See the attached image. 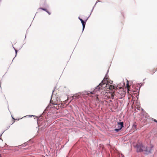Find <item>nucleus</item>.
<instances>
[{
    "mask_svg": "<svg viewBox=\"0 0 157 157\" xmlns=\"http://www.w3.org/2000/svg\"><path fill=\"white\" fill-rule=\"evenodd\" d=\"M143 118L144 119V121H147V120L149 118V116L148 114L146 113L145 112H144L143 113Z\"/></svg>",
    "mask_w": 157,
    "mask_h": 157,
    "instance_id": "423d86ee",
    "label": "nucleus"
},
{
    "mask_svg": "<svg viewBox=\"0 0 157 157\" xmlns=\"http://www.w3.org/2000/svg\"><path fill=\"white\" fill-rule=\"evenodd\" d=\"M119 85V84H118V85H117V87H118V85Z\"/></svg>",
    "mask_w": 157,
    "mask_h": 157,
    "instance_id": "cd10ccee",
    "label": "nucleus"
},
{
    "mask_svg": "<svg viewBox=\"0 0 157 157\" xmlns=\"http://www.w3.org/2000/svg\"><path fill=\"white\" fill-rule=\"evenodd\" d=\"M14 50L15 51V53L16 55H15V57L13 58V59L12 60V61L13 60V59L15 58V57H16V56H17V52H18V50H17L15 48H14Z\"/></svg>",
    "mask_w": 157,
    "mask_h": 157,
    "instance_id": "f8f14e48",
    "label": "nucleus"
},
{
    "mask_svg": "<svg viewBox=\"0 0 157 157\" xmlns=\"http://www.w3.org/2000/svg\"><path fill=\"white\" fill-rule=\"evenodd\" d=\"M94 157H102V155L100 152H97L94 154Z\"/></svg>",
    "mask_w": 157,
    "mask_h": 157,
    "instance_id": "6e6552de",
    "label": "nucleus"
},
{
    "mask_svg": "<svg viewBox=\"0 0 157 157\" xmlns=\"http://www.w3.org/2000/svg\"><path fill=\"white\" fill-rule=\"evenodd\" d=\"M117 125L118 126V128H124V122L123 121H118L117 122Z\"/></svg>",
    "mask_w": 157,
    "mask_h": 157,
    "instance_id": "0eeeda50",
    "label": "nucleus"
},
{
    "mask_svg": "<svg viewBox=\"0 0 157 157\" xmlns=\"http://www.w3.org/2000/svg\"><path fill=\"white\" fill-rule=\"evenodd\" d=\"M122 128H116L115 129L114 131H113V132H119V131H120V130H121V129Z\"/></svg>",
    "mask_w": 157,
    "mask_h": 157,
    "instance_id": "9b49d317",
    "label": "nucleus"
},
{
    "mask_svg": "<svg viewBox=\"0 0 157 157\" xmlns=\"http://www.w3.org/2000/svg\"><path fill=\"white\" fill-rule=\"evenodd\" d=\"M113 89H115V86H114V87H113Z\"/></svg>",
    "mask_w": 157,
    "mask_h": 157,
    "instance_id": "a878e982",
    "label": "nucleus"
},
{
    "mask_svg": "<svg viewBox=\"0 0 157 157\" xmlns=\"http://www.w3.org/2000/svg\"><path fill=\"white\" fill-rule=\"evenodd\" d=\"M78 19L80 20L81 22L84 21L82 20V19L80 17H78Z\"/></svg>",
    "mask_w": 157,
    "mask_h": 157,
    "instance_id": "6ab92c4d",
    "label": "nucleus"
},
{
    "mask_svg": "<svg viewBox=\"0 0 157 157\" xmlns=\"http://www.w3.org/2000/svg\"><path fill=\"white\" fill-rule=\"evenodd\" d=\"M56 89V87H55L54 88V90L52 91V96H51V100H50V102L51 103V99H52V96L53 95V92H54L55 90Z\"/></svg>",
    "mask_w": 157,
    "mask_h": 157,
    "instance_id": "4468645a",
    "label": "nucleus"
},
{
    "mask_svg": "<svg viewBox=\"0 0 157 157\" xmlns=\"http://www.w3.org/2000/svg\"><path fill=\"white\" fill-rule=\"evenodd\" d=\"M136 151L137 152H140L144 151L145 148L142 144H137L136 145Z\"/></svg>",
    "mask_w": 157,
    "mask_h": 157,
    "instance_id": "20e7f679",
    "label": "nucleus"
},
{
    "mask_svg": "<svg viewBox=\"0 0 157 157\" xmlns=\"http://www.w3.org/2000/svg\"><path fill=\"white\" fill-rule=\"evenodd\" d=\"M98 2H100V1H99L98 0Z\"/></svg>",
    "mask_w": 157,
    "mask_h": 157,
    "instance_id": "bb28decb",
    "label": "nucleus"
},
{
    "mask_svg": "<svg viewBox=\"0 0 157 157\" xmlns=\"http://www.w3.org/2000/svg\"><path fill=\"white\" fill-rule=\"evenodd\" d=\"M40 128H44V126H42V127H40Z\"/></svg>",
    "mask_w": 157,
    "mask_h": 157,
    "instance_id": "393cba45",
    "label": "nucleus"
},
{
    "mask_svg": "<svg viewBox=\"0 0 157 157\" xmlns=\"http://www.w3.org/2000/svg\"><path fill=\"white\" fill-rule=\"evenodd\" d=\"M132 128H136V124L135 122L133 123Z\"/></svg>",
    "mask_w": 157,
    "mask_h": 157,
    "instance_id": "ddd939ff",
    "label": "nucleus"
},
{
    "mask_svg": "<svg viewBox=\"0 0 157 157\" xmlns=\"http://www.w3.org/2000/svg\"><path fill=\"white\" fill-rule=\"evenodd\" d=\"M151 120L152 121H153L154 122L157 123V120L155 119L152 118Z\"/></svg>",
    "mask_w": 157,
    "mask_h": 157,
    "instance_id": "f3484780",
    "label": "nucleus"
},
{
    "mask_svg": "<svg viewBox=\"0 0 157 157\" xmlns=\"http://www.w3.org/2000/svg\"><path fill=\"white\" fill-rule=\"evenodd\" d=\"M113 82V81H111V80H110V82H109V83L110 84H112Z\"/></svg>",
    "mask_w": 157,
    "mask_h": 157,
    "instance_id": "412c9836",
    "label": "nucleus"
},
{
    "mask_svg": "<svg viewBox=\"0 0 157 157\" xmlns=\"http://www.w3.org/2000/svg\"><path fill=\"white\" fill-rule=\"evenodd\" d=\"M39 9H41L43 10L44 11L46 12L47 11V10L46 9L44 8H43V7H40L39 8Z\"/></svg>",
    "mask_w": 157,
    "mask_h": 157,
    "instance_id": "2eb2a0df",
    "label": "nucleus"
},
{
    "mask_svg": "<svg viewBox=\"0 0 157 157\" xmlns=\"http://www.w3.org/2000/svg\"><path fill=\"white\" fill-rule=\"evenodd\" d=\"M49 107V106H48V107H47L46 108H47L48 107Z\"/></svg>",
    "mask_w": 157,
    "mask_h": 157,
    "instance_id": "2f4dec72",
    "label": "nucleus"
},
{
    "mask_svg": "<svg viewBox=\"0 0 157 157\" xmlns=\"http://www.w3.org/2000/svg\"><path fill=\"white\" fill-rule=\"evenodd\" d=\"M109 72V70L107 71L106 74L103 80L97 86L93 91L87 92V94L89 95V94H94L97 95H99L100 94H104L103 90H105L104 89H111L112 85L106 83L107 79L108 77V74Z\"/></svg>",
    "mask_w": 157,
    "mask_h": 157,
    "instance_id": "f257e3e1",
    "label": "nucleus"
},
{
    "mask_svg": "<svg viewBox=\"0 0 157 157\" xmlns=\"http://www.w3.org/2000/svg\"><path fill=\"white\" fill-rule=\"evenodd\" d=\"M145 149L144 151L145 152L146 154H148L151 153L152 151V147H144Z\"/></svg>",
    "mask_w": 157,
    "mask_h": 157,
    "instance_id": "39448f33",
    "label": "nucleus"
},
{
    "mask_svg": "<svg viewBox=\"0 0 157 157\" xmlns=\"http://www.w3.org/2000/svg\"><path fill=\"white\" fill-rule=\"evenodd\" d=\"M46 110H44L42 114L40 116L39 118H37V124L38 125V127L39 128L41 126H42L44 123V121L41 120V119H42L43 116L46 113Z\"/></svg>",
    "mask_w": 157,
    "mask_h": 157,
    "instance_id": "f03ea898",
    "label": "nucleus"
},
{
    "mask_svg": "<svg viewBox=\"0 0 157 157\" xmlns=\"http://www.w3.org/2000/svg\"><path fill=\"white\" fill-rule=\"evenodd\" d=\"M141 87V86H140L139 88V91H140V88Z\"/></svg>",
    "mask_w": 157,
    "mask_h": 157,
    "instance_id": "b1692460",
    "label": "nucleus"
},
{
    "mask_svg": "<svg viewBox=\"0 0 157 157\" xmlns=\"http://www.w3.org/2000/svg\"><path fill=\"white\" fill-rule=\"evenodd\" d=\"M82 25V33L85 29L86 24V21L84 20L82 22H81Z\"/></svg>",
    "mask_w": 157,
    "mask_h": 157,
    "instance_id": "1a4fd4ad",
    "label": "nucleus"
},
{
    "mask_svg": "<svg viewBox=\"0 0 157 157\" xmlns=\"http://www.w3.org/2000/svg\"><path fill=\"white\" fill-rule=\"evenodd\" d=\"M97 100H98V101L99 99L98 98H97Z\"/></svg>",
    "mask_w": 157,
    "mask_h": 157,
    "instance_id": "c85d7f7f",
    "label": "nucleus"
},
{
    "mask_svg": "<svg viewBox=\"0 0 157 157\" xmlns=\"http://www.w3.org/2000/svg\"><path fill=\"white\" fill-rule=\"evenodd\" d=\"M11 117H12V118L13 120H15V119L13 118V117L12 116V115H11Z\"/></svg>",
    "mask_w": 157,
    "mask_h": 157,
    "instance_id": "5701e85b",
    "label": "nucleus"
},
{
    "mask_svg": "<svg viewBox=\"0 0 157 157\" xmlns=\"http://www.w3.org/2000/svg\"><path fill=\"white\" fill-rule=\"evenodd\" d=\"M115 94L114 93L109 92L107 93V94L105 96V99H113L114 98ZM109 102H112V101L111 100H109Z\"/></svg>",
    "mask_w": 157,
    "mask_h": 157,
    "instance_id": "7ed1b4c3",
    "label": "nucleus"
},
{
    "mask_svg": "<svg viewBox=\"0 0 157 157\" xmlns=\"http://www.w3.org/2000/svg\"><path fill=\"white\" fill-rule=\"evenodd\" d=\"M46 12L49 15L51 14V13L48 10H47V11Z\"/></svg>",
    "mask_w": 157,
    "mask_h": 157,
    "instance_id": "aec40b11",
    "label": "nucleus"
},
{
    "mask_svg": "<svg viewBox=\"0 0 157 157\" xmlns=\"http://www.w3.org/2000/svg\"><path fill=\"white\" fill-rule=\"evenodd\" d=\"M25 38H26V36H25Z\"/></svg>",
    "mask_w": 157,
    "mask_h": 157,
    "instance_id": "473e14b6",
    "label": "nucleus"
},
{
    "mask_svg": "<svg viewBox=\"0 0 157 157\" xmlns=\"http://www.w3.org/2000/svg\"><path fill=\"white\" fill-rule=\"evenodd\" d=\"M157 71V69H156V70H155V71Z\"/></svg>",
    "mask_w": 157,
    "mask_h": 157,
    "instance_id": "7c9ffc66",
    "label": "nucleus"
},
{
    "mask_svg": "<svg viewBox=\"0 0 157 157\" xmlns=\"http://www.w3.org/2000/svg\"><path fill=\"white\" fill-rule=\"evenodd\" d=\"M127 81V83L126 84V85L128 86V80Z\"/></svg>",
    "mask_w": 157,
    "mask_h": 157,
    "instance_id": "4be33fe9",
    "label": "nucleus"
},
{
    "mask_svg": "<svg viewBox=\"0 0 157 157\" xmlns=\"http://www.w3.org/2000/svg\"><path fill=\"white\" fill-rule=\"evenodd\" d=\"M13 48L14 49V48H15L13 46Z\"/></svg>",
    "mask_w": 157,
    "mask_h": 157,
    "instance_id": "c756f323",
    "label": "nucleus"
},
{
    "mask_svg": "<svg viewBox=\"0 0 157 157\" xmlns=\"http://www.w3.org/2000/svg\"><path fill=\"white\" fill-rule=\"evenodd\" d=\"M78 19L80 20L81 22L84 21L82 20V19L80 17H78Z\"/></svg>",
    "mask_w": 157,
    "mask_h": 157,
    "instance_id": "a211bd4d",
    "label": "nucleus"
},
{
    "mask_svg": "<svg viewBox=\"0 0 157 157\" xmlns=\"http://www.w3.org/2000/svg\"><path fill=\"white\" fill-rule=\"evenodd\" d=\"M97 3V2H96V3H95V5H94V6L93 7V9H92V10H91V12H90V15H89V16H88V17L85 20V21H86H86H87V20H88V18H89V17L90 16V15H91V13H92V11H93V10H94V7L96 5V4Z\"/></svg>",
    "mask_w": 157,
    "mask_h": 157,
    "instance_id": "9d476101",
    "label": "nucleus"
},
{
    "mask_svg": "<svg viewBox=\"0 0 157 157\" xmlns=\"http://www.w3.org/2000/svg\"><path fill=\"white\" fill-rule=\"evenodd\" d=\"M32 116L33 117H34V116L33 115H27V116H24V117H23L22 118H23L24 117H32Z\"/></svg>",
    "mask_w": 157,
    "mask_h": 157,
    "instance_id": "dca6fc26",
    "label": "nucleus"
}]
</instances>
